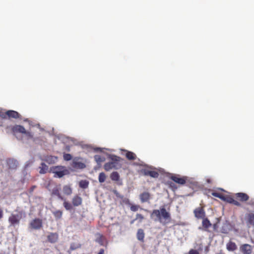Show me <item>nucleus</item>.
<instances>
[{
  "mask_svg": "<svg viewBox=\"0 0 254 254\" xmlns=\"http://www.w3.org/2000/svg\"><path fill=\"white\" fill-rule=\"evenodd\" d=\"M248 224L254 226V214L251 213L248 216Z\"/></svg>",
  "mask_w": 254,
  "mask_h": 254,
  "instance_id": "29",
  "label": "nucleus"
},
{
  "mask_svg": "<svg viewBox=\"0 0 254 254\" xmlns=\"http://www.w3.org/2000/svg\"><path fill=\"white\" fill-rule=\"evenodd\" d=\"M235 195L236 197L242 201H246L249 198L248 195L243 192L237 193Z\"/></svg>",
  "mask_w": 254,
  "mask_h": 254,
  "instance_id": "11",
  "label": "nucleus"
},
{
  "mask_svg": "<svg viewBox=\"0 0 254 254\" xmlns=\"http://www.w3.org/2000/svg\"><path fill=\"white\" fill-rule=\"evenodd\" d=\"M60 190V187H55L53 188V189L52 190V195H56L58 197V198L61 200H64V197L61 195V194L59 192V190Z\"/></svg>",
  "mask_w": 254,
  "mask_h": 254,
  "instance_id": "15",
  "label": "nucleus"
},
{
  "mask_svg": "<svg viewBox=\"0 0 254 254\" xmlns=\"http://www.w3.org/2000/svg\"><path fill=\"white\" fill-rule=\"evenodd\" d=\"M58 158L54 156H47L44 160L49 164H54L57 161Z\"/></svg>",
  "mask_w": 254,
  "mask_h": 254,
  "instance_id": "13",
  "label": "nucleus"
},
{
  "mask_svg": "<svg viewBox=\"0 0 254 254\" xmlns=\"http://www.w3.org/2000/svg\"><path fill=\"white\" fill-rule=\"evenodd\" d=\"M220 190H222V191H224V190L222 189H220Z\"/></svg>",
  "mask_w": 254,
  "mask_h": 254,
  "instance_id": "48",
  "label": "nucleus"
},
{
  "mask_svg": "<svg viewBox=\"0 0 254 254\" xmlns=\"http://www.w3.org/2000/svg\"><path fill=\"white\" fill-rule=\"evenodd\" d=\"M94 159L98 164L105 161V158L104 157L98 155L94 156Z\"/></svg>",
  "mask_w": 254,
  "mask_h": 254,
  "instance_id": "27",
  "label": "nucleus"
},
{
  "mask_svg": "<svg viewBox=\"0 0 254 254\" xmlns=\"http://www.w3.org/2000/svg\"><path fill=\"white\" fill-rule=\"evenodd\" d=\"M195 216L197 218H203L205 213L203 209L201 207L196 208L194 210Z\"/></svg>",
  "mask_w": 254,
  "mask_h": 254,
  "instance_id": "8",
  "label": "nucleus"
},
{
  "mask_svg": "<svg viewBox=\"0 0 254 254\" xmlns=\"http://www.w3.org/2000/svg\"><path fill=\"white\" fill-rule=\"evenodd\" d=\"M96 150H101V148H96Z\"/></svg>",
  "mask_w": 254,
  "mask_h": 254,
  "instance_id": "47",
  "label": "nucleus"
},
{
  "mask_svg": "<svg viewBox=\"0 0 254 254\" xmlns=\"http://www.w3.org/2000/svg\"><path fill=\"white\" fill-rule=\"evenodd\" d=\"M79 187L82 189H86L89 185V182L86 180H81L79 183Z\"/></svg>",
  "mask_w": 254,
  "mask_h": 254,
  "instance_id": "26",
  "label": "nucleus"
},
{
  "mask_svg": "<svg viewBox=\"0 0 254 254\" xmlns=\"http://www.w3.org/2000/svg\"><path fill=\"white\" fill-rule=\"evenodd\" d=\"M39 172L40 174H46L48 170V166L45 163H41L39 167Z\"/></svg>",
  "mask_w": 254,
  "mask_h": 254,
  "instance_id": "16",
  "label": "nucleus"
},
{
  "mask_svg": "<svg viewBox=\"0 0 254 254\" xmlns=\"http://www.w3.org/2000/svg\"><path fill=\"white\" fill-rule=\"evenodd\" d=\"M144 219V217L140 214H137L136 215V219H139L141 222Z\"/></svg>",
  "mask_w": 254,
  "mask_h": 254,
  "instance_id": "39",
  "label": "nucleus"
},
{
  "mask_svg": "<svg viewBox=\"0 0 254 254\" xmlns=\"http://www.w3.org/2000/svg\"><path fill=\"white\" fill-rule=\"evenodd\" d=\"M124 201L126 203H127L129 202V200L128 199H127V198H125L124 200Z\"/></svg>",
  "mask_w": 254,
  "mask_h": 254,
  "instance_id": "45",
  "label": "nucleus"
},
{
  "mask_svg": "<svg viewBox=\"0 0 254 254\" xmlns=\"http://www.w3.org/2000/svg\"><path fill=\"white\" fill-rule=\"evenodd\" d=\"M104 239V237L102 235L99 233L95 234V241L100 245H103Z\"/></svg>",
  "mask_w": 254,
  "mask_h": 254,
  "instance_id": "20",
  "label": "nucleus"
},
{
  "mask_svg": "<svg viewBox=\"0 0 254 254\" xmlns=\"http://www.w3.org/2000/svg\"><path fill=\"white\" fill-rule=\"evenodd\" d=\"M143 172L145 175L149 176L152 178H156L159 176V174L156 171L144 170Z\"/></svg>",
  "mask_w": 254,
  "mask_h": 254,
  "instance_id": "14",
  "label": "nucleus"
},
{
  "mask_svg": "<svg viewBox=\"0 0 254 254\" xmlns=\"http://www.w3.org/2000/svg\"><path fill=\"white\" fill-rule=\"evenodd\" d=\"M1 117L3 118H4L6 115H7L9 118H13L14 119H16L19 118V114L18 112L12 111V110H9L6 112L5 114H3L1 111H0Z\"/></svg>",
  "mask_w": 254,
  "mask_h": 254,
  "instance_id": "7",
  "label": "nucleus"
},
{
  "mask_svg": "<svg viewBox=\"0 0 254 254\" xmlns=\"http://www.w3.org/2000/svg\"><path fill=\"white\" fill-rule=\"evenodd\" d=\"M140 198L142 202L147 201L149 198V194L148 192H143L140 195Z\"/></svg>",
  "mask_w": 254,
  "mask_h": 254,
  "instance_id": "23",
  "label": "nucleus"
},
{
  "mask_svg": "<svg viewBox=\"0 0 254 254\" xmlns=\"http://www.w3.org/2000/svg\"><path fill=\"white\" fill-rule=\"evenodd\" d=\"M30 226L33 229H40L42 226V221L39 219H35L30 222Z\"/></svg>",
  "mask_w": 254,
  "mask_h": 254,
  "instance_id": "6",
  "label": "nucleus"
},
{
  "mask_svg": "<svg viewBox=\"0 0 254 254\" xmlns=\"http://www.w3.org/2000/svg\"><path fill=\"white\" fill-rule=\"evenodd\" d=\"M126 157L128 160H134L135 159V155L133 152L127 151L126 153Z\"/></svg>",
  "mask_w": 254,
  "mask_h": 254,
  "instance_id": "28",
  "label": "nucleus"
},
{
  "mask_svg": "<svg viewBox=\"0 0 254 254\" xmlns=\"http://www.w3.org/2000/svg\"><path fill=\"white\" fill-rule=\"evenodd\" d=\"M64 206L67 210H70L72 208V205L70 203L66 202L65 200L64 203Z\"/></svg>",
  "mask_w": 254,
  "mask_h": 254,
  "instance_id": "34",
  "label": "nucleus"
},
{
  "mask_svg": "<svg viewBox=\"0 0 254 254\" xmlns=\"http://www.w3.org/2000/svg\"><path fill=\"white\" fill-rule=\"evenodd\" d=\"M144 238V233L142 229H139L137 231V238L138 240L143 241Z\"/></svg>",
  "mask_w": 254,
  "mask_h": 254,
  "instance_id": "24",
  "label": "nucleus"
},
{
  "mask_svg": "<svg viewBox=\"0 0 254 254\" xmlns=\"http://www.w3.org/2000/svg\"><path fill=\"white\" fill-rule=\"evenodd\" d=\"M32 163V161H28L26 162L25 165V168H27V167L30 166Z\"/></svg>",
  "mask_w": 254,
  "mask_h": 254,
  "instance_id": "41",
  "label": "nucleus"
},
{
  "mask_svg": "<svg viewBox=\"0 0 254 254\" xmlns=\"http://www.w3.org/2000/svg\"><path fill=\"white\" fill-rule=\"evenodd\" d=\"M70 248H71V250H74V248H73L72 246H70Z\"/></svg>",
  "mask_w": 254,
  "mask_h": 254,
  "instance_id": "46",
  "label": "nucleus"
},
{
  "mask_svg": "<svg viewBox=\"0 0 254 254\" xmlns=\"http://www.w3.org/2000/svg\"><path fill=\"white\" fill-rule=\"evenodd\" d=\"M237 248V247L236 244L232 242H229L227 244V249L229 251H234L236 250Z\"/></svg>",
  "mask_w": 254,
  "mask_h": 254,
  "instance_id": "22",
  "label": "nucleus"
},
{
  "mask_svg": "<svg viewBox=\"0 0 254 254\" xmlns=\"http://www.w3.org/2000/svg\"><path fill=\"white\" fill-rule=\"evenodd\" d=\"M189 254H199L198 252L195 250L191 249L189 252Z\"/></svg>",
  "mask_w": 254,
  "mask_h": 254,
  "instance_id": "40",
  "label": "nucleus"
},
{
  "mask_svg": "<svg viewBox=\"0 0 254 254\" xmlns=\"http://www.w3.org/2000/svg\"><path fill=\"white\" fill-rule=\"evenodd\" d=\"M80 158H74L72 161L71 166L74 169H83L86 167L85 164L80 161Z\"/></svg>",
  "mask_w": 254,
  "mask_h": 254,
  "instance_id": "4",
  "label": "nucleus"
},
{
  "mask_svg": "<svg viewBox=\"0 0 254 254\" xmlns=\"http://www.w3.org/2000/svg\"><path fill=\"white\" fill-rule=\"evenodd\" d=\"M233 204H234V205H235L236 206H240V205H241V204L239 202H238L237 200H235V199L234 200Z\"/></svg>",
  "mask_w": 254,
  "mask_h": 254,
  "instance_id": "42",
  "label": "nucleus"
},
{
  "mask_svg": "<svg viewBox=\"0 0 254 254\" xmlns=\"http://www.w3.org/2000/svg\"><path fill=\"white\" fill-rule=\"evenodd\" d=\"M51 171L58 178H62L69 173V171L66 167L63 166L53 167L51 168Z\"/></svg>",
  "mask_w": 254,
  "mask_h": 254,
  "instance_id": "3",
  "label": "nucleus"
},
{
  "mask_svg": "<svg viewBox=\"0 0 254 254\" xmlns=\"http://www.w3.org/2000/svg\"><path fill=\"white\" fill-rule=\"evenodd\" d=\"M171 179L175 182L180 185H184L186 183V180L184 178H180L178 176H172Z\"/></svg>",
  "mask_w": 254,
  "mask_h": 254,
  "instance_id": "17",
  "label": "nucleus"
},
{
  "mask_svg": "<svg viewBox=\"0 0 254 254\" xmlns=\"http://www.w3.org/2000/svg\"><path fill=\"white\" fill-rule=\"evenodd\" d=\"M58 238V235L56 233H51L48 237L49 241L52 243L57 242Z\"/></svg>",
  "mask_w": 254,
  "mask_h": 254,
  "instance_id": "21",
  "label": "nucleus"
},
{
  "mask_svg": "<svg viewBox=\"0 0 254 254\" xmlns=\"http://www.w3.org/2000/svg\"><path fill=\"white\" fill-rule=\"evenodd\" d=\"M202 225L205 228H208L211 225V224L210 223V221L207 218H206L203 220Z\"/></svg>",
  "mask_w": 254,
  "mask_h": 254,
  "instance_id": "33",
  "label": "nucleus"
},
{
  "mask_svg": "<svg viewBox=\"0 0 254 254\" xmlns=\"http://www.w3.org/2000/svg\"><path fill=\"white\" fill-rule=\"evenodd\" d=\"M3 216V211L0 208V219H1Z\"/></svg>",
  "mask_w": 254,
  "mask_h": 254,
  "instance_id": "43",
  "label": "nucleus"
},
{
  "mask_svg": "<svg viewBox=\"0 0 254 254\" xmlns=\"http://www.w3.org/2000/svg\"><path fill=\"white\" fill-rule=\"evenodd\" d=\"M54 216L57 219H60L62 215V212L58 210L54 212Z\"/></svg>",
  "mask_w": 254,
  "mask_h": 254,
  "instance_id": "35",
  "label": "nucleus"
},
{
  "mask_svg": "<svg viewBox=\"0 0 254 254\" xmlns=\"http://www.w3.org/2000/svg\"><path fill=\"white\" fill-rule=\"evenodd\" d=\"M212 195L214 196H215V197H217L220 198V199H221L222 200H225V199H226V197L225 196H224L223 195H222L220 193L216 192H213L212 193Z\"/></svg>",
  "mask_w": 254,
  "mask_h": 254,
  "instance_id": "32",
  "label": "nucleus"
},
{
  "mask_svg": "<svg viewBox=\"0 0 254 254\" xmlns=\"http://www.w3.org/2000/svg\"><path fill=\"white\" fill-rule=\"evenodd\" d=\"M106 179V176L105 174L103 172L100 173L99 175V182L100 183H103L105 181Z\"/></svg>",
  "mask_w": 254,
  "mask_h": 254,
  "instance_id": "31",
  "label": "nucleus"
},
{
  "mask_svg": "<svg viewBox=\"0 0 254 254\" xmlns=\"http://www.w3.org/2000/svg\"><path fill=\"white\" fill-rule=\"evenodd\" d=\"M231 229V227L230 224L228 223L227 222H226L224 223L222 227H221V232L224 234H227Z\"/></svg>",
  "mask_w": 254,
  "mask_h": 254,
  "instance_id": "12",
  "label": "nucleus"
},
{
  "mask_svg": "<svg viewBox=\"0 0 254 254\" xmlns=\"http://www.w3.org/2000/svg\"><path fill=\"white\" fill-rule=\"evenodd\" d=\"M120 176L117 172H113L111 175V179L113 181H117L119 180Z\"/></svg>",
  "mask_w": 254,
  "mask_h": 254,
  "instance_id": "30",
  "label": "nucleus"
},
{
  "mask_svg": "<svg viewBox=\"0 0 254 254\" xmlns=\"http://www.w3.org/2000/svg\"><path fill=\"white\" fill-rule=\"evenodd\" d=\"M234 199L232 197H226V199L225 201L229 202L230 203H233L234 201Z\"/></svg>",
  "mask_w": 254,
  "mask_h": 254,
  "instance_id": "38",
  "label": "nucleus"
},
{
  "mask_svg": "<svg viewBox=\"0 0 254 254\" xmlns=\"http://www.w3.org/2000/svg\"><path fill=\"white\" fill-rule=\"evenodd\" d=\"M109 158L112 160V162L106 163L104 165V169L106 171H109L112 169H118L121 167V164L119 163L121 158L114 155H109Z\"/></svg>",
  "mask_w": 254,
  "mask_h": 254,
  "instance_id": "2",
  "label": "nucleus"
},
{
  "mask_svg": "<svg viewBox=\"0 0 254 254\" xmlns=\"http://www.w3.org/2000/svg\"><path fill=\"white\" fill-rule=\"evenodd\" d=\"M139 208V205H133L130 206V210L132 211H136Z\"/></svg>",
  "mask_w": 254,
  "mask_h": 254,
  "instance_id": "37",
  "label": "nucleus"
},
{
  "mask_svg": "<svg viewBox=\"0 0 254 254\" xmlns=\"http://www.w3.org/2000/svg\"><path fill=\"white\" fill-rule=\"evenodd\" d=\"M240 249L244 254H251L252 252V246L249 244L243 245Z\"/></svg>",
  "mask_w": 254,
  "mask_h": 254,
  "instance_id": "10",
  "label": "nucleus"
},
{
  "mask_svg": "<svg viewBox=\"0 0 254 254\" xmlns=\"http://www.w3.org/2000/svg\"><path fill=\"white\" fill-rule=\"evenodd\" d=\"M64 159L65 161H69L72 159V156L70 154H64Z\"/></svg>",
  "mask_w": 254,
  "mask_h": 254,
  "instance_id": "36",
  "label": "nucleus"
},
{
  "mask_svg": "<svg viewBox=\"0 0 254 254\" xmlns=\"http://www.w3.org/2000/svg\"><path fill=\"white\" fill-rule=\"evenodd\" d=\"M13 130L15 132H19L23 133V134H25L26 136H27L28 137H33L32 134L29 131H26L25 128L22 126L16 125V126H14L13 127Z\"/></svg>",
  "mask_w": 254,
  "mask_h": 254,
  "instance_id": "5",
  "label": "nucleus"
},
{
  "mask_svg": "<svg viewBox=\"0 0 254 254\" xmlns=\"http://www.w3.org/2000/svg\"><path fill=\"white\" fill-rule=\"evenodd\" d=\"M150 216L154 221L159 222L163 225H166L170 223L171 219L170 214L164 207L160 208V210H153Z\"/></svg>",
  "mask_w": 254,
  "mask_h": 254,
  "instance_id": "1",
  "label": "nucleus"
},
{
  "mask_svg": "<svg viewBox=\"0 0 254 254\" xmlns=\"http://www.w3.org/2000/svg\"><path fill=\"white\" fill-rule=\"evenodd\" d=\"M72 202L74 206H79L82 203V198L79 196L76 195L72 198Z\"/></svg>",
  "mask_w": 254,
  "mask_h": 254,
  "instance_id": "18",
  "label": "nucleus"
},
{
  "mask_svg": "<svg viewBox=\"0 0 254 254\" xmlns=\"http://www.w3.org/2000/svg\"><path fill=\"white\" fill-rule=\"evenodd\" d=\"M20 218V216L18 215L12 214L9 217L8 220L11 225H15L19 224Z\"/></svg>",
  "mask_w": 254,
  "mask_h": 254,
  "instance_id": "9",
  "label": "nucleus"
},
{
  "mask_svg": "<svg viewBox=\"0 0 254 254\" xmlns=\"http://www.w3.org/2000/svg\"><path fill=\"white\" fill-rule=\"evenodd\" d=\"M7 164L10 168L15 169L17 166L18 162L13 159H11L7 161Z\"/></svg>",
  "mask_w": 254,
  "mask_h": 254,
  "instance_id": "19",
  "label": "nucleus"
},
{
  "mask_svg": "<svg viewBox=\"0 0 254 254\" xmlns=\"http://www.w3.org/2000/svg\"><path fill=\"white\" fill-rule=\"evenodd\" d=\"M63 192L66 195H70L72 193V189L69 186L65 185L63 187Z\"/></svg>",
  "mask_w": 254,
  "mask_h": 254,
  "instance_id": "25",
  "label": "nucleus"
},
{
  "mask_svg": "<svg viewBox=\"0 0 254 254\" xmlns=\"http://www.w3.org/2000/svg\"><path fill=\"white\" fill-rule=\"evenodd\" d=\"M104 250L103 249H101L99 252L97 254H104Z\"/></svg>",
  "mask_w": 254,
  "mask_h": 254,
  "instance_id": "44",
  "label": "nucleus"
}]
</instances>
